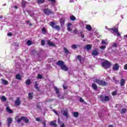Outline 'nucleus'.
Listing matches in <instances>:
<instances>
[{
    "instance_id": "obj_1",
    "label": "nucleus",
    "mask_w": 127,
    "mask_h": 127,
    "mask_svg": "<svg viewBox=\"0 0 127 127\" xmlns=\"http://www.w3.org/2000/svg\"><path fill=\"white\" fill-rule=\"evenodd\" d=\"M56 64L59 66H61V68L64 71H68V67H67L64 64L63 61L60 60L57 62Z\"/></svg>"
},
{
    "instance_id": "obj_2",
    "label": "nucleus",
    "mask_w": 127,
    "mask_h": 127,
    "mask_svg": "<svg viewBox=\"0 0 127 127\" xmlns=\"http://www.w3.org/2000/svg\"><path fill=\"white\" fill-rule=\"evenodd\" d=\"M102 66L104 67L105 69H107L110 68L111 66V63L108 60H106L102 63Z\"/></svg>"
},
{
    "instance_id": "obj_3",
    "label": "nucleus",
    "mask_w": 127,
    "mask_h": 127,
    "mask_svg": "<svg viewBox=\"0 0 127 127\" xmlns=\"http://www.w3.org/2000/svg\"><path fill=\"white\" fill-rule=\"evenodd\" d=\"M100 99L103 102H109L110 100V97L108 96H104L103 95L100 96Z\"/></svg>"
},
{
    "instance_id": "obj_4",
    "label": "nucleus",
    "mask_w": 127,
    "mask_h": 127,
    "mask_svg": "<svg viewBox=\"0 0 127 127\" xmlns=\"http://www.w3.org/2000/svg\"><path fill=\"white\" fill-rule=\"evenodd\" d=\"M96 83L99 84L100 86H107L108 85V83L102 80L96 79Z\"/></svg>"
},
{
    "instance_id": "obj_5",
    "label": "nucleus",
    "mask_w": 127,
    "mask_h": 127,
    "mask_svg": "<svg viewBox=\"0 0 127 127\" xmlns=\"http://www.w3.org/2000/svg\"><path fill=\"white\" fill-rule=\"evenodd\" d=\"M55 25H56V23L53 21L51 22V24H50V26L53 27V28H55L56 30L59 31L60 30V26L57 25L54 27Z\"/></svg>"
},
{
    "instance_id": "obj_6",
    "label": "nucleus",
    "mask_w": 127,
    "mask_h": 127,
    "mask_svg": "<svg viewBox=\"0 0 127 127\" xmlns=\"http://www.w3.org/2000/svg\"><path fill=\"white\" fill-rule=\"evenodd\" d=\"M43 12L46 15H47L52 14L53 13L52 11H51V10L49 9V8H45L43 9Z\"/></svg>"
},
{
    "instance_id": "obj_7",
    "label": "nucleus",
    "mask_w": 127,
    "mask_h": 127,
    "mask_svg": "<svg viewBox=\"0 0 127 127\" xmlns=\"http://www.w3.org/2000/svg\"><path fill=\"white\" fill-rule=\"evenodd\" d=\"M113 31H114V32L115 33H116L117 36L121 37V34L119 33L118 28H117L116 27H114V29H113Z\"/></svg>"
},
{
    "instance_id": "obj_8",
    "label": "nucleus",
    "mask_w": 127,
    "mask_h": 127,
    "mask_svg": "<svg viewBox=\"0 0 127 127\" xmlns=\"http://www.w3.org/2000/svg\"><path fill=\"white\" fill-rule=\"evenodd\" d=\"M21 105L20 99L19 97H17V99L15 101V106H19Z\"/></svg>"
},
{
    "instance_id": "obj_9",
    "label": "nucleus",
    "mask_w": 127,
    "mask_h": 127,
    "mask_svg": "<svg viewBox=\"0 0 127 127\" xmlns=\"http://www.w3.org/2000/svg\"><path fill=\"white\" fill-rule=\"evenodd\" d=\"M60 24L61 26L63 27L64 26V24H65V18L62 17L60 19Z\"/></svg>"
},
{
    "instance_id": "obj_10",
    "label": "nucleus",
    "mask_w": 127,
    "mask_h": 127,
    "mask_svg": "<svg viewBox=\"0 0 127 127\" xmlns=\"http://www.w3.org/2000/svg\"><path fill=\"white\" fill-rule=\"evenodd\" d=\"M119 65L118 64H115V65H114V66H113V70H114V71H118L119 69Z\"/></svg>"
},
{
    "instance_id": "obj_11",
    "label": "nucleus",
    "mask_w": 127,
    "mask_h": 127,
    "mask_svg": "<svg viewBox=\"0 0 127 127\" xmlns=\"http://www.w3.org/2000/svg\"><path fill=\"white\" fill-rule=\"evenodd\" d=\"M12 122H13V119L11 118H7V125L8 127L10 126V125H11Z\"/></svg>"
},
{
    "instance_id": "obj_12",
    "label": "nucleus",
    "mask_w": 127,
    "mask_h": 127,
    "mask_svg": "<svg viewBox=\"0 0 127 127\" xmlns=\"http://www.w3.org/2000/svg\"><path fill=\"white\" fill-rule=\"evenodd\" d=\"M63 115L66 118L68 117V110L65 109L64 110L63 113Z\"/></svg>"
},
{
    "instance_id": "obj_13",
    "label": "nucleus",
    "mask_w": 127,
    "mask_h": 127,
    "mask_svg": "<svg viewBox=\"0 0 127 127\" xmlns=\"http://www.w3.org/2000/svg\"><path fill=\"white\" fill-rule=\"evenodd\" d=\"M99 52L97 49H95L92 52V56H97L99 55Z\"/></svg>"
},
{
    "instance_id": "obj_14",
    "label": "nucleus",
    "mask_w": 127,
    "mask_h": 127,
    "mask_svg": "<svg viewBox=\"0 0 127 127\" xmlns=\"http://www.w3.org/2000/svg\"><path fill=\"white\" fill-rule=\"evenodd\" d=\"M47 44L49 45L50 47H56V45L54 43L51 42L50 40L47 41Z\"/></svg>"
},
{
    "instance_id": "obj_15",
    "label": "nucleus",
    "mask_w": 127,
    "mask_h": 127,
    "mask_svg": "<svg viewBox=\"0 0 127 127\" xmlns=\"http://www.w3.org/2000/svg\"><path fill=\"white\" fill-rule=\"evenodd\" d=\"M63 49L64 52L65 54H66V55L70 54V52H69V51H68V50L66 48L64 47Z\"/></svg>"
},
{
    "instance_id": "obj_16",
    "label": "nucleus",
    "mask_w": 127,
    "mask_h": 127,
    "mask_svg": "<svg viewBox=\"0 0 127 127\" xmlns=\"http://www.w3.org/2000/svg\"><path fill=\"white\" fill-rule=\"evenodd\" d=\"M50 126L58 127V125L56 124V121H51V123H50Z\"/></svg>"
},
{
    "instance_id": "obj_17",
    "label": "nucleus",
    "mask_w": 127,
    "mask_h": 127,
    "mask_svg": "<svg viewBox=\"0 0 127 127\" xmlns=\"http://www.w3.org/2000/svg\"><path fill=\"white\" fill-rule=\"evenodd\" d=\"M78 47H80V45H76V44H73V45H71V48L73 50H76L78 48Z\"/></svg>"
},
{
    "instance_id": "obj_18",
    "label": "nucleus",
    "mask_w": 127,
    "mask_h": 127,
    "mask_svg": "<svg viewBox=\"0 0 127 127\" xmlns=\"http://www.w3.org/2000/svg\"><path fill=\"white\" fill-rule=\"evenodd\" d=\"M26 3H27L26 1H25L24 0H21V7H22V8L26 7Z\"/></svg>"
},
{
    "instance_id": "obj_19",
    "label": "nucleus",
    "mask_w": 127,
    "mask_h": 127,
    "mask_svg": "<svg viewBox=\"0 0 127 127\" xmlns=\"http://www.w3.org/2000/svg\"><path fill=\"white\" fill-rule=\"evenodd\" d=\"M125 83H126V80L124 79H122L120 80V86H125Z\"/></svg>"
},
{
    "instance_id": "obj_20",
    "label": "nucleus",
    "mask_w": 127,
    "mask_h": 127,
    "mask_svg": "<svg viewBox=\"0 0 127 127\" xmlns=\"http://www.w3.org/2000/svg\"><path fill=\"white\" fill-rule=\"evenodd\" d=\"M6 111L7 113L9 114H12L13 113V111L11 109H10V108L9 107H7L6 108Z\"/></svg>"
},
{
    "instance_id": "obj_21",
    "label": "nucleus",
    "mask_w": 127,
    "mask_h": 127,
    "mask_svg": "<svg viewBox=\"0 0 127 127\" xmlns=\"http://www.w3.org/2000/svg\"><path fill=\"white\" fill-rule=\"evenodd\" d=\"M86 29L88 30V31L92 30V27L90 25H86Z\"/></svg>"
},
{
    "instance_id": "obj_22",
    "label": "nucleus",
    "mask_w": 127,
    "mask_h": 127,
    "mask_svg": "<svg viewBox=\"0 0 127 127\" xmlns=\"http://www.w3.org/2000/svg\"><path fill=\"white\" fill-rule=\"evenodd\" d=\"M23 119H22V120H23V121H24L25 123H29V119H28V118L25 117H23Z\"/></svg>"
},
{
    "instance_id": "obj_23",
    "label": "nucleus",
    "mask_w": 127,
    "mask_h": 127,
    "mask_svg": "<svg viewBox=\"0 0 127 127\" xmlns=\"http://www.w3.org/2000/svg\"><path fill=\"white\" fill-rule=\"evenodd\" d=\"M15 77H16V79H17V80H21V75L19 73L16 75Z\"/></svg>"
},
{
    "instance_id": "obj_24",
    "label": "nucleus",
    "mask_w": 127,
    "mask_h": 127,
    "mask_svg": "<svg viewBox=\"0 0 127 127\" xmlns=\"http://www.w3.org/2000/svg\"><path fill=\"white\" fill-rule=\"evenodd\" d=\"M45 2V0H37L38 4H43Z\"/></svg>"
},
{
    "instance_id": "obj_25",
    "label": "nucleus",
    "mask_w": 127,
    "mask_h": 127,
    "mask_svg": "<svg viewBox=\"0 0 127 127\" xmlns=\"http://www.w3.org/2000/svg\"><path fill=\"white\" fill-rule=\"evenodd\" d=\"M54 90L57 94H59L60 93V89L58 87H55Z\"/></svg>"
},
{
    "instance_id": "obj_26",
    "label": "nucleus",
    "mask_w": 127,
    "mask_h": 127,
    "mask_svg": "<svg viewBox=\"0 0 127 127\" xmlns=\"http://www.w3.org/2000/svg\"><path fill=\"white\" fill-rule=\"evenodd\" d=\"M92 88H93V89L94 90H97V84H95V83H92Z\"/></svg>"
},
{
    "instance_id": "obj_27",
    "label": "nucleus",
    "mask_w": 127,
    "mask_h": 127,
    "mask_svg": "<svg viewBox=\"0 0 127 127\" xmlns=\"http://www.w3.org/2000/svg\"><path fill=\"white\" fill-rule=\"evenodd\" d=\"M28 98L29 99H32L33 98V93H29Z\"/></svg>"
},
{
    "instance_id": "obj_28",
    "label": "nucleus",
    "mask_w": 127,
    "mask_h": 127,
    "mask_svg": "<svg viewBox=\"0 0 127 127\" xmlns=\"http://www.w3.org/2000/svg\"><path fill=\"white\" fill-rule=\"evenodd\" d=\"M57 97L60 99H64V96L63 95H61L60 94H57Z\"/></svg>"
},
{
    "instance_id": "obj_29",
    "label": "nucleus",
    "mask_w": 127,
    "mask_h": 127,
    "mask_svg": "<svg viewBox=\"0 0 127 127\" xmlns=\"http://www.w3.org/2000/svg\"><path fill=\"white\" fill-rule=\"evenodd\" d=\"M86 48L87 50H90L92 48V46L91 45H86Z\"/></svg>"
},
{
    "instance_id": "obj_30",
    "label": "nucleus",
    "mask_w": 127,
    "mask_h": 127,
    "mask_svg": "<svg viewBox=\"0 0 127 127\" xmlns=\"http://www.w3.org/2000/svg\"><path fill=\"white\" fill-rule=\"evenodd\" d=\"M77 59L78 60L79 63H81V62H82V56L80 55L77 56Z\"/></svg>"
},
{
    "instance_id": "obj_31",
    "label": "nucleus",
    "mask_w": 127,
    "mask_h": 127,
    "mask_svg": "<svg viewBox=\"0 0 127 127\" xmlns=\"http://www.w3.org/2000/svg\"><path fill=\"white\" fill-rule=\"evenodd\" d=\"M69 18L70 20H71V21L76 20V17L74 15H71V16H70Z\"/></svg>"
},
{
    "instance_id": "obj_32",
    "label": "nucleus",
    "mask_w": 127,
    "mask_h": 127,
    "mask_svg": "<svg viewBox=\"0 0 127 127\" xmlns=\"http://www.w3.org/2000/svg\"><path fill=\"white\" fill-rule=\"evenodd\" d=\"M2 82L3 84H4V85H6L8 84V81L7 80L2 79Z\"/></svg>"
},
{
    "instance_id": "obj_33",
    "label": "nucleus",
    "mask_w": 127,
    "mask_h": 127,
    "mask_svg": "<svg viewBox=\"0 0 127 127\" xmlns=\"http://www.w3.org/2000/svg\"><path fill=\"white\" fill-rule=\"evenodd\" d=\"M78 115H79V113L78 112H75L73 113V116H74V117L78 118Z\"/></svg>"
},
{
    "instance_id": "obj_34",
    "label": "nucleus",
    "mask_w": 127,
    "mask_h": 127,
    "mask_svg": "<svg viewBox=\"0 0 127 127\" xmlns=\"http://www.w3.org/2000/svg\"><path fill=\"white\" fill-rule=\"evenodd\" d=\"M35 88L36 90H39L40 88L38 86L37 81L35 82Z\"/></svg>"
},
{
    "instance_id": "obj_35",
    "label": "nucleus",
    "mask_w": 127,
    "mask_h": 127,
    "mask_svg": "<svg viewBox=\"0 0 127 127\" xmlns=\"http://www.w3.org/2000/svg\"><path fill=\"white\" fill-rule=\"evenodd\" d=\"M1 101L3 102H5L6 101V98L4 96H2V97H1Z\"/></svg>"
},
{
    "instance_id": "obj_36",
    "label": "nucleus",
    "mask_w": 127,
    "mask_h": 127,
    "mask_svg": "<svg viewBox=\"0 0 127 127\" xmlns=\"http://www.w3.org/2000/svg\"><path fill=\"white\" fill-rule=\"evenodd\" d=\"M31 83V81L30 80H27L26 81H25V84H26L27 85H29Z\"/></svg>"
},
{
    "instance_id": "obj_37",
    "label": "nucleus",
    "mask_w": 127,
    "mask_h": 127,
    "mask_svg": "<svg viewBox=\"0 0 127 127\" xmlns=\"http://www.w3.org/2000/svg\"><path fill=\"white\" fill-rule=\"evenodd\" d=\"M27 44L28 45V46H31L32 44V41H30V40H28L27 41Z\"/></svg>"
},
{
    "instance_id": "obj_38",
    "label": "nucleus",
    "mask_w": 127,
    "mask_h": 127,
    "mask_svg": "<svg viewBox=\"0 0 127 127\" xmlns=\"http://www.w3.org/2000/svg\"><path fill=\"white\" fill-rule=\"evenodd\" d=\"M22 120H23V116L22 117H21V118H20V119L17 120V123H21V121Z\"/></svg>"
},
{
    "instance_id": "obj_39",
    "label": "nucleus",
    "mask_w": 127,
    "mask_h": 127,
    "mask_svg": "<svg viewBox=\"0 0 127 127\" xmlns=\"http://www.w3.org/2000/svg\"><path fill=\"white\" fill-rule=\"evenodd\" d=\"M121 112H121L122 114H125L126 112H127V109L123 108L122 109Z\"/></svg>"
},
{
    "instance_id": "obj_40",
    "label": "nucleus",
    "mask_w": 127,
    "mask_h": 127,
    "mask_svg": "<svg viewBox=\"0 0 127 127\" xmlns=\"http://www.w3.org/2000/svg\"><path fill=\"white\" fill-rule=\"evenodd\" d=\"M80 36L81 38H84V34H83V31H80Z\"/></svg>"
},
{
    "instance_id": "obj_41",
    "label": "nucleus",
    "mask_w": 127,
    "mask_h": 127,
    "mask_svg": "<svg viewBox=\"0 0 127 127\" xmlns=\"http://www.w3.org/2000/svg\"><path fill=\"white\" fill-rule=\"evenodd\" d=\"M42 32H43L44 34H45V33H47V31H46V30L45 29V27L42 28Z\"/></svg>"
},
{
    "instance_id": "obj_42",
    "label": "nucleus",
    "mask_w": 127,
    "mask_h": 127,
    "mask_svg": "<svg viewBox=\"0 0 127 127\" xmlns=\"http://www.w3.org/2000/svg\"><path fill=\"white\" fill-rule=\"evenodd\" d=\"M73 33L75 34H79V33L78 32V30H77V29H74V30H73Z\"/></svg>"
},
{
    "instance_id": "obj_43",
    "label": "nucleus",
    "mask_w": 127,
    "mask_h": 127,
    "mask_svg": "<svg viewBox=\"0 0 127 127\" xmlns=\"http://www.w3.org/2000/svg\"><path fill=\"white\" fill-rule=\"evenodd\" d=\"M41 45L42 46H44L45 45V41L44 40H41Z\"/></svg>"
},
{
    "instance_id": "obj_44",
    "label": "nucleus",
    "mask_w": 127,
    "mask_h": 127,
    "mask_svg": "<svg viewBox=\"0 0 127 127\" xmlns=\"http://www.w3.org/2000/svg\"><path fill=\"white\" fill-rule=\"evenodd\" d=\"M54 99H48L47 100V102H54Z\"/></svg>"
},
{
    "instance_id": "obj_45",
    "label": "nucleus",
    "mask_w": 127,
    "mask_h": 127,
    "mask_svg": "<svg viewBox=\"0 0 127 127\" xmlns=\"http://www.w3.org/2000/svg\"><path fill=\"white\" fill-rule=\"evenodd\" d=\"M37 79H42L43 78V76L41 74H38V76H37Z\"/></svg>"
},
{
    "instance_id": "obj_46",
    "label": "nucleus",
    "mask_w": 127,
    "mask_h": 127,
    "mask_svg": "<svg viewBox=\"0 0 127 127\" xmlns=\"http://www.w3.org/2000/svg\"><path fill=\"white\" fill-rule=\"evenodd\" d=\"M101 44L103 45H107V43L106 42V41H105L104 40H102Z\"/></svg>"
},
{
    "instance_id": "obj_47",
    "label": "nucleus",
    "mask_w": 127,
    "mask_h": 127,
    "mask_svg": "<svg viewBox=\"0 0 127 127\" xmlns=\"http://www.w3.org/2000/svg\"><path fill=\"white\" fill-rule=\"evenodd\" d=\"M117 94V91H113L112 92V95L115 96Z\"/></svg>"
},
{
    "instance_id": "obj_48",
    "label": "nucleus",
    "mask_w": 127,
    "mask_h": 127,
    "mask_svg": "<svg viewBox=\"0 0 127 127\" xmlns=\"http://www.w3.org/2000/svg\"><path fill=\"white\" fill-rule=\"evenodd\" d=\"M42 124H43L44 127H46V121H44L42 122Z\"/></svg>"
},
{
    "instance_id": "obj_49",
    "label": "nucleus",
    "mask_w": 127,
    "mask_h": 127,
    "mask_svg": "<svg viewBox=\"0 0 127 127\" xmlns=\"http://www.w3.org/2000/svg\"><path fill=\"white\" fill-rule=\"evenodd\" d=\"M47 0L51 2L52 3H55V2H56V0Z\"/></svg>"
},
{
    "instance_id": "obj_50",
    "label": "nucleus",
    "mask_w": 127,
    "mask_h": 127,
    "mask_svg": "<svg viewBox=\"0 0 127 127\" xmlns=\"http://www.w3.org/2000/svg\"><path fill=\"white\" fill-rule=\"evenodd\" d=\"M68 31L71 32L72 31V29H71L70 27H67Z\"/></svg>"
},
{
    "instance_id": "obj_51",
    "label": "nucleus",
    "mask_w": 127,
    "mask_h": 127,
    "mask_svg": "<svg viewBox=\"0 0 127 127\" xmlns=\"http://www.w3.org/2000/svg\"><path fill=\"white\" fill-rule=\"evenodd\" d=\"M79 102H80L81 103H82L84 102V99H83L82 98V97H80V98H79Z\"/></svg>"
},
{
    "instance_id": "obj_52",
    "label": "nucleus",
    "mask_w": 127,
    "mask_h": 127,
    "mask_svg": "<svg viewBox=\"0 0 127 127\" xmlns=\"http://www.w3.org/2000/svg\"><path fill=\"white\" fill-rule=\"evenodd\" d=\"M124 69L127 70V64H126L125 65H124Z\"/></svg>"
},
{
    "instance_id": "obj_53",
    "label": "nucleus",
    "mask_w": 127,
    "mask_h": 127,
    "mask_svg": "<svg viewBox=\"0 0 127 127\" xmlns=\"http://www.w3.org/2000/svg\"><path fill=\"white\" fill-rule=\"evenodd\" d=\"M7 36H9V37H11L12 33H11V32L8 33V34H7Z\"/></svg>"
},
{
    "instance_id": "obj_54",
    "label": "nucleus",
    "mask_w": 127,
    "mask_h": 127,
    "mask_svg": "<svg viewBox=\"0 0 127 127\" xmlns=\"http://www.w3.org/2000/svg\"><path fill=\"white\" fill-rule=\"evenodd\" d=\"M100 49L103 50L106 49V46H103V47H100Z\"/></svg>"
},
{
    "instance_id": "obj_55",
    "label": "nucleus",
    "mask_w": 127,
    "mask_h": 127,
    "mask_svg": "<svg viewBox=\"0 0 127 127\" xmlns=\"http://www.w3.org/2000/svg\"><path fill=\"white\" fill-rule=\"evenodd\" d=\"M53 112H54L55 114H56L57 115H59V114H58V112H57L56 110H53Z\"/></svg>"
},
{
    "instance_id": "obj_56",
    "label": "nucleus",
    "mask_w": 127,
    "mask_h": 127,
    "mask_svg": "<svg viewBox=\"0 0 127 127\" xmlns=\"http://www.w3.org/2000/svg\"><path fill=\"white\" fill-rule=\"evenodd\" d=\"M63 88L64 89V90H66L67 88V87L66 86H63Z\"/></svg>"
},
{
    "instance_id": "obj_57",
    "label": "nucleus",
    "mask_w": 127,
    "mask_h": 127,
    "mask_svg": "<svg viewBox=\"0 0 127 127\" xmlns=\"http://www.w3.org/2000/svg\"><path fill=\"white\" fill-rule=\"evenodd\" d=\"M114 28L108 29V31L112 32Z\"/></svg>"
},
{
    "instance_id": "obj_58",
    "label": "nucleus",
    "mask_w": 127,
    "mask_h": 127,
    "mask_svg": "<svg viewBox=\"0 0 127 127\" xmlns=\"http://www.w3.org/2000/svg\"><path fill=\"white\" fill-rule=\"evenodd\" d=\"M70 26H71V23H68L67 27H69Z\"/></svg>"
},
{
    "instance_id": "obj_59",
    "label": "nucleus",
    "mask_w": 127,
    "mask_h": 127,
    "mask_svg": "<svg viewBox=\"0 0 127 127\" xmlns=\"http://www.w3.org/2000/svg\"><path fill=\"white\" fill-rule=\"evenodd\" d=\"M36 121H37V122H40V118H37L36 119Z\"/></svg>"
},
{
    "instance_id": "obj_60",
    "label": "nucleus",
    "mask_w": 127,
    "mask_h": 127,
    "mask_svg": "<svg viewBox=\"0 0 127 127\" xmlns=\"http://www.w3.org/2000/svg\"><path fill=\"white\" fill-rule=\"evenodd\" d=\"M119 82V80H115V83H116V84H117Z\"/></svg>"
},
{
    "instance_id": "obj_61",
    "label": "nucleus",
    "mask_w": 127,
    "mask_h": 127,
    "mask_svg": "<svg viewBox=\"0 0 127 127\" xmlns=\"http://www.w3.org/2000/svg\"><path fill=\"white\" fill-rule=\"evenodd\" d=\"M60 127H65V124H63L62 125H61Z\"/></svg>"
},
{
    "instance_id": "obj_62",
    "label": "nucleus",
    "mask_w": 127,
    "mask_h": 127,
    "mask_svg": "<svg viewBox=\"0 0 127 127\" xmlns=\"http://www.w3.org/2000/svg\"><path fill=\"white\" fill-rule=\"evenodd\" d=\"M114 47H117V44H116V43H115L114 44Z\"/></svg>"
},
{
    "instance_id": "obj_63",
    "label": "nucleus",
    "mask_w": 127,
    "mask_h": 127,
    "mask_svg": "<svg viewBox=\"0 0 127 127\" xmlns=\"http://www.w3.org/2000/svg\"><path fill=\"white\" fill-rule=\"evenodd\" d=\"M32 53H36V51L35 50L32 51Z\"/></svg>"
},
{
    "instance_id": "obj_64",
    "label": "nucleus",
    "mask_w": 127,
    "mask_h": 127,
    "mask_svg": "<svg viewBox=\"0 0 127 127\" xmlns=\"http://www.w3.org/2000/svg\"><path fill=\"white\" fill-rule=\"evenodd\" d=\"M14 8L17 9L18 8V7L16 5H15V6H14Z\"/></svg>"
}]
</instances>
